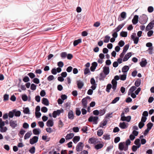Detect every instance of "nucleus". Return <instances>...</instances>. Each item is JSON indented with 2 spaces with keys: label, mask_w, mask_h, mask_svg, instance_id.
<instances>
[{
  "label": "nucleus",
  "mask_w": 154,
  "mask_h": 154,
  "mask_svg": "<svg viewBox=\"0 0 154 154\" xmlns=\"http://www.w3.org/2000/svg\"><path fill=\"white\" fill-rule=\"evenodd\" d=\"M148 19V17L146 15L143 14L140 17L139 22L142 24H145L147 22Z\"/></svg>",
  "instance_id": "obj_1"
},
{
  "label": "nucleus",
  "mask_w": 154,
  "mask_h": 154,
  "mask_svg": "<svg viewBox=\"0 0 154 154\" xmlns=\"http://www.w3.org/2000/svg\"><path fill=\"white\" fill-rule=\"evenodd\" d=\"M98 119V117L97 116H90L88 119V121L89 122H93L94 124H97V120Z\"/></svg>",
  "instance_id": "obj_2"
},
{
  "label": "nucleus",
  "mask_w": 154,
  "mask_h": 154,
  "mask_svg": "<svg viewBox=\"0 0 154 154\" xmlns=\"http://www.w3.org/2000/svg\"><path fill=\"white\" fill-rule=\"evenodd\" d=\"M126 13L125 12H122L120 14L118 20L119 21H121L126 18Z\"/></svg>",
  "instance_id": "obj_3"
},
{
  "label": "nucleus",
  "mask_w": 154,
  "mask_h": 154,
  "mask_svg": "<svg viewBox=\"0 0 154 154\" xmlns=\"http://www.w3.org/2000/svg\"><path fill=\"white\" fill-rule=\"evenodd\" d=\"M9 123L10 126L13 129H14L17 126V122L16 120H11L10 121Z\"/></svg>",
  "instance_id": "obj_4"
},
{
  "label": "nucleus",
  "mask_w": 154,
  "mask_h": 154,
  "mask_svg": "<svg viewBox=\"0 0 154 154\" xmlns=\"http://www.w3.org/2000/svg\"><path fill=\"white\" fill-rule=\"evenodd\" d=\"M84 146V144L82 142L78 143L76 147V150L77 151L79 152L82 150Z\"/></svg>",
  "instance_id": "obj_5"
},
{
  "label": "nucleus",
  "mask_w": 154,
  "mask_h": 154,
  "mask_svg": "<svg viewBox=\"0 0 154 154\" xmlns=\"http://www.w3.org/2000/svg\"><path fill=\"white\" fill-rule=\"evenodd\" d=\"M136 35V34L135 33H133V35H131V38L134 41V44H137L138 43L139 38L137 37H135V35Z\"/></svg>",
  "instance_id": "obj_6"
},
{
  "label": "nucleus",
  "mask_w": 154,
  "mask_h": 154,
  "mask_svg": "<svg viewBox=\"0 0 154 154\" xmlns=\"http://www.w3.org/2000/svg\"><path fill=\"white\" fill-rule=\"evenodd\" d=\"M154 22V21H152L150 23H149L148 25L147 26L146 28V31H149L150 30H151L153 29V22Z\"/></svg>",
  "instance_id": "obj_7"
},
{
  "label": "nucleus",
  "mask_w": 154,
  "mask_h": 154,
  "mask_svg": "<svg viewBox=\"0 0 154 154\" xmlns=\"http://www.w3.org/2000/svg\"><path fill=\"white\" fill-rule=\"evenodd\" d=\"M38 137L36 136H34L29 140V142L31 144H33L37 142L38 140Z\"/></svg>",
  "instance_id": "obj_8"
},
{
  "label": "nucleus",
  "mask_w": 154,
  "mask_h": 154,
  "mask_svg": "<svg viewBox=\"0 0 154 154\" xmlns=\"http://www.w3.org/2000/svg\"><path fill=\"white\" fill-rule=\"evenodd\" d=\"M128 124L124 122H120L119 124V127L122 129H126L128 128Z\"/></svg>",
  "instance_id": "obj_9"
},
{
  "label": "nucleus",
  "mask_w": 154,
  "mask_h": 154,
  "mask_svg": "<svg viewBox=\"0 0 154 154\" xmlns=\"http://www.w3.org/2000/svg\"><path fill=\"white\" fill-rule=\"evenodd\" d=\"M97 66V63L96 62H94L92 63L91 64V66L90 67V70L91 71H94Z\"/></svg>",
  "instance_id": "obj_10"
},
{
  "label": "nucleus",
  "mask_w": 154,
  "mask_h": 154,
  "mask_svg": "<svg viewBox=\"0 0 154 154\" xmlns=\"http://www.w3.org/2000/svg\"><path fill=\"white\" fill-rule=\"evenodd\" d=\"M124 23H122L121 24L119 25L116 28L113 30V32H117L122 29L125 25Z\"/></svg>",
  "instance_id": "obj_11"
},
{
  "label": "nucleus",
  "mask_w": 154,
  "mask_h": 154,
  "mask_svg": "<svg viewBox=\"0 0 154 154\" xmlns=\"http://www.w3.org/2000/svg\"><path fill=\"white\" fill-rule=\"evenodd\" d=\"M139 17L137 15H135L132 20V22L133 24H136L138 22Z\"/></svg>",
  "instance_id": "obj_12"
},
{
  "label": "nucleus",
  "mask_w": 154,
  "mask_h": 154,
  "mask_svg": "<svg viewBox=\"0 0 154 154\" xmlns=\"http://www.w3.org/2000/svg\"><path fill=\"white\" fill-rule=\"evenodd\" d=\"M82 103L83 108H86L87 107L88 102L86 98H83L82 100Z\"/></svg>",
  "instance_id": "obj_13"
},
{
  "label": "nucleus",
  "mask_w": 154,
  "mask_h": 154,
  "mask_svg": "<svg viewBox=\"0 0 154 154\" xmlns=\"http://www.w3.org/2000/svg\"><path fill=\"white\" fill-rule=\"evenodd\" d=\"M103 72L106 75L109 73V67L105 66L103 68Z\"/></svg>",
  "instance_id": "obj_14"
},
{
  "label": "nucleus",
  "mask_w": 154,
  "mask_h": 154,
  "mask_svg": "<svg viewBox=\"0 0 154 154\" xmlns=\"http://www.w3.org/2000/svg\"><path fill=\"white\" fill-rule=\"evenodd\" d=\"M77 83L78 88L79 89H81L84 86L83 82L81 80L77 81Z\"/></svg>",
  "instance_id": "obj_15"
},
{
  "label": "nucleus",
  "mask_w": 154,
  "mask_h": 154,
  "mask_svg": "<svg viewBox=\"0 0 154 154\" xmlns=\"http://www.w3.org/2000/svg\"><path fill=\"white\" fill-rule=\"evenodd\" d=\"M131 56V52H129L126 54L123 59L124 62L127 61Z\"/></svg>",
  "instance_id": "obj_16"
},
{
  "label": "nucleus",
  "mask_w": 154,
  "mask_h": 154,
  "mask_svg": "<svg viewBox=\"0 0 154 154\" xmlns=\"http://www.w3.org/2000/svg\"><path fill=\"white\" fill-rule=\"evenodd\" d=\"M68 117L69 119L72 120L74 119V114L73 111L70 110L68 113Z\"/></svg>",
  "instance_id": "obj_17"
},
{
  "label": "nucleus",
  "mask_w": 154,
  "mask_h": 154,
  "mask_svg": "<svg viewBox=\"0 0 154 154\" xmlns=\"http://www.w3.org/2000/svg\"><path fill=\"white\" fill-rule=\"evenodd\" d=\"M147 63L146 60L143 58L142 59L140 63V65L142 67H144L146 65Z\"/></svg>",
  "instance_id": "obj_18"
},
{
  "label": "nucleus",
  "mask_w": 154,
  "mask_h": 154,
  "mask_svg": "<svg viewBox=\"0 0 154 154\" xmlns=\"http://www.w3.org/2000/svg\"><path fill=\"white\" fill-rule=\"evenodd\" d=\"M13 112H14V116L16 117H19L20 116L21 112L20 111L14 109L13 110Z\"/></svg>",
  "instance_id": "obj_19"
},
{
  "label": "nucleus",
  "mask_w": 154,
  "mask_h": 154,
  "mask_svg": "<svg viewBox=\"0 0 154 154\" xmlns=\"http://www.w3.org/2000/svg\"><path fill=\"white\" fill-rule=\"evenodd\" d=\"M97 141L96 138H91L88 140V142L91 144H96L97 143Z\"/></svg>",
  "instance_id": "obj_20"
},
{
  "label": "nucleus",
  "mask_w": 154,
  "mask_h": 154,
  "mask_svg": "<svg viewBox=\"0 0 154 154\" xmlns=\"http://www.w3.org/2000/svg\"><path fill=\"white\" fill-rule=\"evenodd\" d=\"M129 68L128 66H125L122 68V72L126 73L129 70Z\"/></svg>",
  "instance_id": "obj_21"
},
{
  "label": "nucleus",
  "mask_w": 154,
  "mask_h": 154,
  "mask_svg": "<svg viewBox=\"0 0 154 154\" xmlns=\"http://www.w3.org/2000/svg\"><path fill=\"white\" fill-rule=\"evenodd\" d=\"M82 39L81 38H79L77 40H75L73 43V45L74 46H76L78 44L82 42Z\"/></svg>",
  "instance_id": "obj_22"
},
{
  "label": "nucleus",
  "mask_w": 154,
  "mask_h": 154,
  "mask_svg": "<svg viewBox=\"0 0 154 154\" xmlns=\"http://www.w3.org/2000/svg\"><path fill=\"white\" fill-rule=\"evenodd\" d=\"M47 126L48 127H52L53 125V122L52 120L49 119L47 122Z\"/></svg>",
  "instance_id": "obj_23"
},
{
  "label": "nucleus",
  "mask_w": 154,
  "mask_h": 154,
  "mask_svg": "<svg viewBox=\"0 0 154 154\" xmlns=\"http://www.w3.org/2000/svg\"><path fill=\"white\" fill-rule=\"evenodd\" d=\"M32 133L31 131H29L27 132L25 135L24 137L25 140H26L28 139L32 135Z\"/></svg>",
  "instance_id": "obj_24"
},
{
  "label": "nucleus",
  "mask_w": 154,
  "mask_h": 154,
  "mask_svg": "<svg viewBox=\"0 0 154 154\" xmlns=\"http://www.w3.org/2000/svg\"><path fill=\"white\" fill-rule=\"evenodd\" d=\"M33 134L35 135H38L40 134L41 131L39 128H35L32 131Z\"/></svg>",
  "instance_id": "obj_25"
},
{
  "label": "nucleus",
  "mask_w": 154,
  "mask_h": 154,
  "mask_svg": "<svg viewBox=\"0 0 154 154\" xmlns=\"http://www.w3.org/2000/svg\"><path fill=\"white\" fill-rule=\"evenodd\" d=\"M74 136V134L73 133L67 134L66 137L65 138L66 140H68L72 138Z\"/></svg>",
  "instance_id": "obj_26"
},
{
  "label": "nucleus",
  "mask_w": 154,
  "mask_h": 154,
  "mask_svg": "<svg viewBox=\"0 0 154 154\" xmlns=\"http://www.w3.org/2000/svg\"><path fill=\"white\" fill-rule=\"evenodd\" d=\"M119 76L120 77V79L121 80L124 81L126 79L127 73H124L123 75H120Z\"/></svg>",
  "instance_id": "obj_27"
},
{
  "label": "nucleus",
  "mask_w": 154,
  "mask_h": 154,
  "mask_svg": "<svg viewBox=\"0 0 154 154\" xmlns=\"http://www.w3.org/2000/svg\"><path fill=\"white\" fill-rule=\"evenodd\" d=\"M80 139V137L79 136H75L73 137L72 140L75 143H76Z\"/></svg>",
  "instance_id": "obj_28"
},
{
  "label": "nucleus",
  "mask_w": 154,
  "mask_h": 154,
  "mask_svg": "<svg viewBox=\"0 0 154 154\" xmlns=\"http://www.w3.org/2000/svg\"><path fill=\"white\" fill-rule=\"evenodd\" d=\"M125 143L123 142H121L119 144V149L121 151H122L124 149V145Z\"/></svg>",
  "instance_id": "obj_29"
},
{
  "label": "nucleus",
  "mask_w": 154,
  "mask_h": 154,
  "mask_svg": "<svg viewBox=\"0 0 154 154\" xmlns=\"http://www.w3.org/2000/svg\"><path fill=\"white\" fill-rule=\"evenodd\" d=\"M42 103L46 106L49 105V102L48 100L45 98H43L42 100Z\"/></svg>",
  "instance_id": "obj_30"
},
{
  "label": "nucleus",
  "mask_w": 154,
  "mask_h": 154,
  "mask_svg": "<svg viewBox=\"0 0 154 154\" xmlns=\"http://www.w3.org/2000/svg\"><path fill=\"white\" fill-rule=\"evenodd\" d=\"M141 83V80L140 79H137L135 81L134 85L135 86L138 87L140 85Z\"/></svg>",
  "instance_id": "obj_31"
},
{
  "label": "nucleus",
  "mask_w": 154,
  "mask_h": 154,
  "mask_svg": "<svg viewBox=\"0 0 154 154\" xmlns=\"http://www.w3.org/2000/svg\"><path fill=\"white\" fill-rule=\"evenodd\" d=\"M103 146V145L102 143H98L94 147L97 150L102 148Z\"/></svg>",
  "instance_id": "obj_32"
},
{
  "label": "nucleus",
  "mask_w": 154,
  "mask_h": 154,
  "mask_svg": "<svg viewBox=\"0 0 154 154\" xmlns=\"http://www.w3.org/2000/svg\"><path fill=\"white\" fill-rule=\"evenodd\" d=\"M112 87V85L111 84H108L106 88V91L108 93L110 92V90Z\"/></svg>",
  "instance_id": "obj_33"
},
{
  "label": "nucleus",
  "mask_w": 154,
  "mask_h": 154,
  "mask_svg": "<svg viewBox=\"0 0 154 154\" xmlns=\"http://www.w3.org/2000/svg\"><path fill=\"white\" fill-rule=\"evenodd\" d=\"M106 76L104 75L103 73H101L100 74L99 80H104V78L106 77Z\"/></svg>",
  "instance_id": "obj_34"
},
{
  "label": "nucleus",
  "mask_w": 154,
  "mask_h": 154,
  "mask_svg": "<svg viewBox=\"0 0 154 154\" xmlns=\"http://www.w3.org/2000/svg\"><path fill=\"white\" fill-rule=\"evenodd\" d=\"M67 54L66 52H63L60 54V56L63 59L66 58L67 56Z\"/></svg>",
  "instance_id": "obj_35"
},
{
  "label": "nucleus",
  "mask_w": 154,
  "mask_h": 154,
  "mask_svg": "<svg viewBox=\"0 0 154 154\" xmlns=\"http://www.w3.org/2000/svg\"><path fill=\"white\" fill-rule=\"evenodd\" d=\"M147 128L150 130L153 126V124L150 122L148 123L146 125Z\"/></svg>",
  "instance_id": "obj_36"
},
{
  "label": "nucleus",
  "mask_w": 154,
  "mask_h": 154,
  "mask_svg": "<svg viewBox=\"0 0 154 154\" xmlns=\"http://www.w3.org/2000/svg\"><path fill=\"white\" fill-rule=\"evenodd\" d=\"M110 37L108 35H106L105 37V39L104 40L103 42L104 43H108L110 39Z\"/></svg>",
  "instance_id": "obj_37"
},
{
  "label": "nucleus",
  "mask_w": 154,
  "mask_h": 154,
  "mask_svg": "<svg viewBox=\"0 0 154 154\" xmlns=\"http://www.w3.org/2000/svg\"><path fill=\"white\" fill-rule=\"evenodd\" d=\"M127 32L122 31L120 33V35L122 37H126L127 36Z\"/></svg>",
  "instance_id": "obj_38"
},
{
  "label": "nucleus",
  "mask_w": 154,
  "mask_h": 154,
  "mask_svg": "<svg viewBox=\"0 0 154 154\" xmlns=\"http://www.w3.org/2000/svg\"><path fill=\"white\" fill-rule=\"evenodd\" d=\"M23 112L25 114H30V111L29 108L28 107H26L24 108L23 110Z\"/></svg>",
  "instance_id": "obj_39"
},
{
  "label": "nucleus",
  "mask_w": 154,
  "mask_h": 154,
  "mask_svg": "<svg viewBox=\"0 0 154 154\" xmlns=\"http://www.w3.org/2000/svg\"><path fill=\"white\" fill-rule=\"evenodd\" d=\"M8 128L6 127L0 128V131L1 132H5L7 130Z\"/></svg>",
  "instance_id": "obj_40"
},
{
  "label": "nucleus",
  "mask_w": 154,
  "mask_h": 154,
  "mask_svg": "<svg viewBox=\"0 0 154 154\" xmlns=\"http://www.w3.org/2000/svg\"><path fill=\"white\" fill-rule=\"evenodd\" d=\"M110 135L107 134H104L103 136V138L105 140H109L110 139Z\"/></svg>",
  "instance_id": "obj_41"
},
{
  "label": "nucleus",
  "mask_w": 154,
  "mask_h": 154,
  "mask_svg": "<svg viewBox=\"0 0 154 154\" xmlns=\"http://www.w3.org/2000/svg\"><path fill=\"white\" fill-rule=\"evenodd\" d=\"M120 97H117L114 99L112 100L111 103L112 104H115L116 103L117 101H118L119 100Z\"/></svg>",
  "instance_id": "obj_42"
},
{
  "label": "nucleus",
  "mask_w": 154,
  "mask_h": 154,
  "mask_svg": "<svg viewBox=\"0 0 154 154\" xmlns=\"http://www.w3.org/2000/svg\"><path fill=\"white\" fill-rule=\"evenodd\" d=\"M129 46V44H127L124 46L123 50V51H124V52H126L127 50L128 49Z\"/></svg>",
  "instance_id": "obj_43"
},
{
  "label": "nucleus",
  "mask_w": 154,
  "mask_h": 154,
  "mask_svg": "<svg viewBox=\"0 0 154 154\" xmlns=\"http://www.w3.org/2000/svg\"><path fill=\"white\" fill-rule=\"evenodd\" d=\"M70 103L69 102H68L65 103V106L66 109H69L70 107Z\"/></svg>",
  "instance_id": "obj_44"
},
{
  "label": "nucleus",
  "mask_w": 154,
  "mask_h": 154,
  "mask_svg": "<svg viewBox=\"0 0 154 154\" xmlns=\"http://www.w3.org/2000/svg\"><path fill=\"white\" fill-rule=\"evenodd\" d=\"M8 116L10 118H12L14 116V112H13V110L9 112L8 114Z\"/></svg>",
  "instance_id": "obj_45"
},
{
  "label": "nucleus",
  "mask_w": 154,
  "mask_h": 154,
  "mask_svg": "<svg viewBox=\"0 0 154 154\" xmlns=\"http://www.w3.org/2000/svg\"><path fill=\"white\" fill-rule=\"evenodd\" d=\"M91 73L90 71L89 68H86L84 70V74L85 75H86L88 73Z\"/></svg>",
  "instance_id": "obj_46"
},
{
  "label": "nucleus",
  "mask_w": 154,
  "mask_h": 154,
  "mask_svg": "<svg viewBox=\"0 0 154 154\" xmlns=\"http://www.w3.org/2000/svg\"><path fill=\"white\" fill-rule=\"evenodd\" d=\"M103 134V131L102 130L100 129L97 132V135L98 136L100 137L102 136Z\"/></svg>",
  "instance_id": "obj_47"
},
{
  "label": "nucleus",
  "mask_w": 154,
  "mask_h": 154,
  "mask_svg": "<svg viewBox=\"0 0 154 154\" xmlns=\"http://www.w3.org/2000/svg\"><path fill=\"white\" fill-rule=\"evenodd\" d=\"M75 113L77 116H79L80 115L81 113V111L79 108H76V109Z\"/></svg>",
  "instance_id": "obj_48"
},
{
  "label": "nucleus",
  "mask_w": 154,
  "mask_h": 154,
  "mask_svg": "<svg viewBox=\"0 0 154 154\" xmlns=\"http://www.w3.org/2000/svg\"><path fill=\"white\" fill-rule=\"evenodd\" d=\"M57 72H58V68L57 69L54 68L52 69L51 71L52 73L54 75L56 74Z\"/></svg>",
  "instance_id": "obj_49"
},
{
  "label": "nucleus",
  "mask_w": 154,
  "mask_h": 154,
  "mask_svg": "<svg viewBox=\"0 0 154 154\" xmlns=\"http://www.w3.org/2000/svg\"><path fill=\"white\" fill-rule=\"evenodd\" d=\"M125 42L124 41L122 40H120L118 43V45H119V47H123L125 45Z\"/></svg>",
  "instance_id": "obj_50"
},
{
  "label": "nucleus",
  "mask_w": 154,
  "mask_h": 154,
  "mask_svg": "<svg viewBox=\"0 0 154 154\" xmlns=\"http://www.w3.org/2000/svg\"><path fill=\"white\" fill-rule=\"evenodd\" d=\"M154 8L153 7L151 6H149L147 9L149 13H151L153 11Z\"/></svg>",
  "instance_id": "obj_51"
},
{
  "label": "nucleus",
  "mask_w": 154,
  "mask_h": 154,
  "mask_svg": "<svg viewBox=\"0 0 154 154\" xmlns=\"http://www.w3.org/2000/svg\"><path fill=\"white\" fill-rule=\"evenodd\" d=\"M35 146H32L29 150V152L32 154H34L35 152Z\"/></svg>",
  "instance_id": "obj_52"
},
{
  "label": "nucleus",
  "mask_w": 154,
  "mask_h": 154,
  "mask_svg": "<svg viewBox=\"0 0 154 154\" xmlns=\"http://www.w3.org/2000/svg\"><path fill=\"white\" fill-rule=\"evenodd\" d=\"M81 130L83 133H87V131H88V127L85 126L83 128H82Z\"/></svg>",
  "instance_id": "obj_53"
},
{
  "label": "nucleus",
  "mask_w": 154,
  "mask_h": 154,
  "mask_svg": "<svg viewBox=\"0 0 154 154\" xmlns=\"http://www.w3.org/2000/svg\"><path fill=\"white\" fill-rule=\"evenodd\" d=\"M145 125L144 123L140 122L138 124V127L140 129H141Z\"/></svg>",
  "instance_id": "obj_54"
},
{
  "label": "nucleus",
  "mask_w": 154,
  "mask_h": 154,
  "mask_svg": "<svg viewBox=\"0 0 154 154\" xmlns=\"http://www.w3.org/2000/svg\"><path fill=\"white\" fill-rule=\"evenodd\" d=\"M42 139L45 140L46 141H48L50 140V138H48L47 136L46 135L43 136L42 137Z\"/></svg>",
  "instance_id": "obj_55"
},
{
  "label": "nucleus",
  "mask_w": 154,
  "mask_h": 154,
  "mask_svg": "<svg viewBox=\"0 0 154 154\" xmlns=\"http://www.w3.org/2000/svg\"><path fill=\"white\" fill-rule=\"evenodd\" d=\"M153 33V31L152 30H149L147 34L149 37L151 36Z\"/></svg>",
  "instance_id": "obj_56"
},
{
  "label": "nucleus",
  "mask_w": 154,
  "mask_h": 154,
  "mask_svg": "<svg viewBox=\"0 0 154 154\" xmlns=\"http://www.w3.org/2000/svg\"><path fill=\"white\" fill-rule=\"evenodd\" d=\"M28 75L29 76V77L31 79H33L35 77V74L32 72H30L28 74Z\"/></svg>",
  "instance_id": "obj_57"
},
{
  "label": "nucleus",
  "mask_w": 154,
  "mask_h": 154,
  "mask_svg": "<svg viewBox=\"0 0 154 154\" xmlns=\"http://www.w3.org/2000/svg\"><path fill=\"white\" fill-rule=\"evenodd\" d=\"M3 100L4 101H7L9 99V95L7 94H5L4 96Z\"/></svg>",
  "instance_id": "obj_58"
},
{
  "label": "nucleus",
  "mask_w": 154,
  "mask_h": 154,
  "mask_svg": "<svg viewBox=\"0 0 154 154\" xmlns=\"http://www.w3.org/2000/svg\"><path fill=\"white\" fill-rule=\"evenodd\" d=\"M36 86L34 84H32L31 85L30 88L32 90H35L36 89Z\"/></svg>",
  "instance_id": "obj_59"
},
{
  "label": "nucleus",
  "mask_w": 154,
  "mask_h": 154,
  "mask_svg": "<svg viewBox=\"0 0 154 154\" xmlns=\"http://www.w3.org/2000/svg\"><path fill=\"white\" fill-rule=\"evenodd\" d=\"M22 99L24 101H27L28 100V97L26 95L24 94L22 96Z\"/></svg>",
  "instance_id": "obj_60"
},
{
  "label": "nucleus",
  "mask_w": 154,
  "mask_h": 154,
  "mask_svg": "<svg viewBox=\"0 0 154 154\" xmlns=\"http://www.w3.org/2000/svg\"><path fill=\"white\" fill-rule=\"evenodd\" d=\"M54 79V77L53 75H49L47 78V79L48 81H51Z\"/></svg>",
  "instance_id": "obj_61"
},
{
  "label": "nucleus",
  "mask_w": 154,
  "mask_h": 154,
  "mask_svg": "<svg viewBox=\"0 0 154 154\" xmlns=\"http://www.w3.org/2000/svg\"><path fill=\"white\" fill-rule=\"evenodd\" d=\"M35 115L36 117L38 118L40 117L41 113L39 112H35Z\"/></svg>",
  "instance_id": "obj_62"
},
{
  "label": "nucleus",
  "mask_w": 154,
  "mask_h": 154,
  "mask_svg": "<svg viewBox=\"0 0 154 154\" xmlns=\"http://www.w3.org/2000/svg\"><path fill=\"white\" fill-rule=\"evenodd\" d=\"M120 140V137H115L114 139V142L115 143H117L119 142Z\"/></svg>",
  "instance_id": "obj_63"
},
{
  "label": "nucleus",
  "mask_w": 154,
  "mask_h": 154,
  "mask_svg": "<svg viewBox=\"0 0 154 154\" xmlns=\"http://www.w3.org/2000/svg\"><path fill=\"white\" fill-rule=\"evenodd\" d=\"M29 80V79L28 76H25L23 79V81L25 82H28Z\"/></svg>",
  "instance_id": "obj_64"
}]
</instances>
